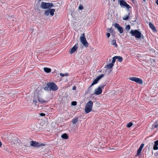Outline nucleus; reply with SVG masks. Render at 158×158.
I'll list each match as a JSON object with an SVG mask.
<instances>
[{"instance_id":"obj_1","label":"nucleus","mask_w":158,"mask_h":158,"mask_svg":"<svg viewBox=\"0 0 158 158\" xmlns=\"http://www.w3.org/2000/svg\"><path fill=\"white\" fill-rule=\"evenodd\" d=\"M33 101L35 102V106H36L38 101L42 104L46 102V101L42 98L40 96L36 94L34 95Z\"/></svg>"},{"instance_id":"obj_2","label":"nucleus","mask_w":158,"mask_h":158,"mask_svg":"<svg viewBox=\"0 0 158 158\" xmlns=\"http://www.w3.org/2000/svg\"><path fill=\"white\" fill-rule=\"evenodd\" d=\"M93 104V102L91 101H89L87 102L85 108V111L86 113H89L91 111Z\"/></svg>"},{"instance_id":"obj_3","label":"nucleus","mask_w":158,"mask_h":158,"mask_svg":"<svg viewBox=\"0 0 158 158\" xmlns=\"http://www.w3.org/2000/svg\"><path fill=\"white\" fill-rule=\"evenodd\" d=\"M130 33L132 36H135V38H140L142 36L141 33L137 30H131L130 31Z\"/></svg>"},{"instance_id":"obj_4","label":"nucleus","mask_w":158,"mask_h":158,"mask_svg":"<svg viewBox=\"0 0 158 158\" xmlns=\"http://www.w3.org/2000/svg\"><path fill=\"white\" fill-rule=\"evenodd\" d=\"M47 85L49 87L50 91L52 90L53 91H56L58 89V87L53 82H48L47 84Z\"/></svg>"},{"instance_id":"obj_5","label":"nucleus","mask_w":158,"mask_h":158,"mask_svg":"<svg viewBox=\"0 0 158 158\" xmlns=\"http://www.w3.org/2000/svg\"><path fill=\"white\" fill-rule=\"evenodd\" d=\"M53 6L52 4L50 3H46L42 2L40 7L43 9H49Z\"/></svg>"},{"instance_id":"obj_6","label":"nucleus","mask_w":158,"mask_h":158,"mask_svg":"<svg viewBox=\"0 0 158 158\" xmlns=\"http://www.w3.org/2000/svg\"><path fill=\"white\" fill-rule=\"evenodd\" d=\"M80 40L84 46L85 47H87L88 46V44L86 41V38L85 37L84 33H83L82 35L80 36Z\"/></svg>"},{"instance_id":"obj_7","label":"nucleus","mask_w":158,"mask_h":158,"mask_svg":"<svg viewBox=\"0 0 158 158\" xmlns=\"http://www.w3.org/2000/svg\"><path fill=\"white\" fill-rule=\"evenodd\" d=\"M119 5L122 7H126L128 9L130 8L129 5L123 0H118Z\"/></svg>"},{"instance_id":"obj_8","label":"nucleus","mask_w":158,"mask_h":158,"mask_svg":"<svg viewBox=\"0 0 158 158\" xmlns=\"http://www.w3.org/2000/svg\"><path fill=\"white\" fill-rule=\"evenodd\" d=\"M104 85H102L96 89L94 90V94L96 95H99L101 94L102 92V89L104 88Z\"/></svg>"},{"instance_id":"obj_9","label":"nucleus","mask_w":158,"mask_h":158,"mask_svg":"<svg viewBox=\"0 0 158 158\" xmlns=\"http://www.w3.org/2000/svg\"><path fill=\"white\" fill-rule=\"evenodd\" d=\"M55 11L54 9H51L45 11L44 15L46 16H48L49 15V14H50L51 16H53L54 15V12Z\"/></svg>"},{"instance_id":"obj_10","label":"nucleus","mask_w":158,"mask_h":158,"mask_svg":"<svg viewBox=\"0 0 158 158\" xmlns=\"http://www.w3.org/2000/svg\"><path fill=\"white\" fill-rule=\"evenodd\" d=\"M129 79L131 81H134L139 84H142L143 83L142 80L138 78L134 77H131L129 78Z\"/></svg>"},{"instance_id":"obj_11","label":"nucleus","mask_w":158,"mask_h":158,"mask_svg":"<svg viewBox=\"0 0 158 158\" xmlns=\"http://www.w3.org/2000/svg\"><path fill=\"white\" fill-rule=\"evenodd\" d=\"M30 144L31 146L34 147H40L44 145V144H40L38 142L34 141H31Z\"/></svg>"},{"instance_id":"obj_12","label":"nucleus","mask_w":158,"mask_h":158,"mask_svg":"<svg viewBox=\"0 0 158 158\" xmlns=\"http://www.w3.org/2000/svg\"><path fill=\"white\" fill-rule=\"evenodd\" d=\"M104 76V75L103 74H101L97 77L93 81V83L91 84V86L93 85H94L97 84L99 80L103 77Z\"/></svg>"},{"instance_id":"obj_13","label":"nucleus","mask_w":158,"mask_h":158,"mask_svg":"<svg viewBox=\"0 0 158 158\" xmlns=\"http://www.w3.org/2000/svg\"><path fill=\"white\" fill-rule=\"evenodd\" d=\"M114 27L117 28L118 31H119L120 33H122L123 32V28L122 27L120 26L117 23H115L114 24Z\"/></svg>"},{"instance_id":"obj_14","label":"nucleus","mask_w":158,"mask_h":158,"mask_svg":"<svg viewBox=\"0 0 158 158\" xmlns=\"http://www.w3.org/2000/svg\"><path fill=\"white\" fill-rule=\"evenodd\" d=\"M78 47V44H76L71 49L70 51V53L72 54L76 51Z\"/></svg>"},{"instance_id":"obj_15","label":"nucleus","mask_w":158,"mask_h":158,"mask_svg":"<svg viewBox=\"0 0 158 158\" xmlns=\"http://www.w3.org/2000/svg\"><path fill=\"white\" fill-rule=\"evenodd\" d=\"M153 148L154 150H157L158 149V140L154 142V145Z\"/></svg>"},{"instance_id":"obj_16","label":"nucleus","mask_w":158,"mask_h":158,"mask_svg":"<svg viewBox=\"0 0 158 158\" xmlns=\"http://www.w3.org/2000/svg\"><path fill=\"white\" fill-rule=\"evenodd\" d=\"M149 27L150 28H151L153 31L154 32L156 31V29L155 28V27L154 25L151 23H149Z\"/></svg>"},{"instance_id":"obj_17","label":"nucleus","mask_w":158,"mask_h":158,"mask_svg":"<svg viewBox=\"0 0 158 158\" xmlns=\"http://www.w3.org/2000/svg\"><path fill=\"white\" fill-rule=\"evenodd\" d=\"M111 44L114 45L115 47L117 46V44L116 43V40H112L111 41Z\"/></svg>"},{"instance_id":"obj_18","label":"nucleus","mask_w":158,"mask_h":158,"mask_svg":"<svg viewBox=\"0 0 158 158\" xmlns=\"http://www.w3.org/2000/svg\"><path fill=\"white\" fill-rule=\"evenodd\" d=\"M114 64L113 63H110L108 64H107L106 66V67L108 69H110L113 66Z\"/></svg>"},{"instance_id":"obj_19","label":"nucleus","mask_w":158,"mask_h":158,"mask_svg":"<svg viewBox=\"0 0 158 158\" xmlns=\"http://www.w3.org/2000/svg\"><path fill=\"white\" fill-rule=\"evenodd\" d=\"M61 137L62 138L64 139H67L68 138V136L67 134L66 133H64L63 134L61 135Z\"/></svg>"},{"instance_id":"obj_20","label":"nucleus","mask_w":158,"mask_h":158,"mask_svg":"<svg viewBox=\"0 0 158 158\" xmlns=\"http://www.w3.org/2000/svg\"><path fill=\"white\" fill-rule=\"evenodd\" d=\"M130 12H129L128 15H125L123 17V19L125 20H127L128 19L129 16L130 15Z\"/></svg>"},{"instance_id":"obj_21","label":"nucleus","mask_w":158,"mask_h":158,"mask_svg":"<svg viewBox=\"0 0 158 158\" xmlns=\"http://www.w3.org/2000/svg\"><path fill=\"white\" fill-rule=\"evenodd\" d=\"M44 71L46 73H48L51 72V69H50L47 68H44Z\"/></svg>"},{"instance_id":"obj_22","label":"nucleus","mask_w":158,"mask_h":158,"mask_svg":"<svg viewBox=\"0 0 158 158\" xmlns=\"http://www.w3.org/2000/svg\"><path fill=\"white\" fill-rule=\"evenodd\" d=\"M77 121H78V118H73L72 120V123L73 124H75L77 122Z\"/></svg>"},{"instance_id":"obj_23","label":"nucleus","mask_w":158,"mask_h":158,"mask_svg":"<svg viewBox=\"0 0 158 158\" xmlns=\"http://www.w3.org/2000/svg\"><path fill=\"white\" fill-rule=\"evenodd\" d=\"M116 59L120 62H121L123 60V58L120 56H116Z\"/></svg>"},{"instance_id":"obj_24","label":"nucleus","mask_w":158,"mask_h":158,"mask_svg":"<svg viewBox=\"0 0 158 158\" xmlns=\"http://www.w3.org/2000/svg\"><path fill=\"white\" fill-rule=\"evenodd\" d=\"M158 127V124L157 123H155L152 125V128L154 129Z\"/></svg>"},{"instance_id":"obj_25","label":"nucleus","mask_w":158,"mask_h":158,"mask_svg":"<svg viewBox=\"0 0 158 158\" xmlns=\"http://www.w3.org/2000/svg\"><path fill=\"white\" fill-rule=\"evenodd\" d=\"M60 75L62 77H64V76L67 77L68 76L69 74L68 73H66L65 74L61 73L60 74Z\"/></svg>"},{"instance_id":"obj_26","label":"nucleus","mask_w":158,"mask_h":158,"mask_svg":"<svg viewBox=\"0 0 158 158\" xmlns=\"http://www.w3.org/2000/svg\"><path fill=\"white\" fill-rule=\"evenodd\" d=\"M141 151H142L141 150L138 149V150H137V153L136 155V156H138L139 154L141 153Z\"/></svg>"},{"instance_id":"obj_27","label":"nucleus","mask_w":158,"mask_h":158,"mask_svg":"<svg viewBox=\"0 0 158 158\" xmlns=\"http://www.w3.org/2000/svg\"><path fill=\"white\" fill-rule=\"evenodd\" d=\"M116 59V56H115L113 58V59H112V63H113L114 64V62L115 61Z\"/></svg>"},{"instance_id":"obj_28","label":"nucleus","mask_w":158,"mask_h":158,"mask_svg":"<svg viewBox=\"0 0 158 158\" xmlns=\"http://www.w3.org/2000/svg\"><path fill=\"white\" fill-rule=\"evenodd\" d=\"M44 89L45 90H48L50 91V89L49 88V87L47 86V87H45L44 88Z\"/></svg>"},{"instance_id":"obj_29","label":"nucleus","mask_w":158,"mask_h":158,"mask_svg":"<svg viewBox=\"0 0 158 158\" xmlns=\"http://www.w3.org/2000/svg\"><path fill=\"white\" fill-rule=\"evenodd\" d=\"M132 125V123L131 122H130L127 124V127H130Z\"/></svg>"},{"instance_id":"obj_30","label":"nucleus","mask_w":158,"mask_h":158,"mask_svg":"<svg viewBox=\"0 0 158 158\" xmlns=\"http://www.w3.org/2000/svg\"><path fill=\"white\" fill-rule=\"evenodd\" d=\"M144 146V144L143 143H142L139 149L142 150Z\"/></svg>"},{"instance_id":"obj_31","label":"nucleus","mask_w":158,"mask_h":158,"mask_svg":"<svg viewBox=\"0 0 158 158\" xmlns=\"http://www.w3.org/2000/svg\"><path fill=\"white\" fill-rule=\"evenodd\" d=\"M126 29L127 31H129L130 29V27L129 25H128L126 27Z\"/></svg>"},{"instance_id":"obj_32","label":"nucleus","mask_w":158,"mask_h":158,"mask_svg":"<svg viewBox=\"0 0 158 158\" xmlns=\"http://www.w3.org/2000/svg\"><path fill=\"white\" fill-rule=\"evenodd\" d=\"M83 7L82 5H80L78 7V9L80 10L83 9Z\"/></svg>"},{"instance_id":"obj_33","label":"nucleus","mask_w":158,"mask_h":158,"mask_svg":"<svg viewBox=\"0 0 158 158\" xmlns=\"http://www.w3.org/2000/svg\"><path fill=\"white\" fill-rule=\"evenodd\" d=\"M108 30V31L110 32V33L112 32L113 31V29H112L111 28L109 29Z\"/></svg>"},{"instance_id":"obj_34","label":"nucleus","mask_w":158,"mask_h":158,"mask_svg":"<svg viewBox=\"0 0 158 158\" xmlns=\"http://www.w3.org/2000/svg\"><path fill=\"white\" fill-rule=\"evenodd\" d=\"M72 104L73 105L75 106L77 104V102H72Z\"/></svg>"},{"instance_id":"obj_35","label":"nucleus","mask_w":158,"mask_h":158,"mask_svg":"<svg viewBox=\"0 0 158 158\" xmlns=\"http://www.w3.org/2000/svg\"><path fill=\"white\" fill-rule=\"evenodd\" d=\"M106 36H107V37L108 38H109L110 36V33H107V34H106Z\"/></svg>"},{"instance_id":"obj_36","label":"nucleus","mask_w":158,"mask_h":158,"mask_svg":"<svg viewBox=\"0 0 158 158\" xmlns=\"http://www.w3.org/2000/svg\"><path fill=\"white\" fill-rule=\"evenodd\" d=\"M40 115L41 116H45V114L44 113H41L40 114Z\"/></svg>"},{"instance_id":"obj_37","label":"nucleus","mask_w":158,"mask_h":158,"mask_svg":"<svg viewBox=\"0 0 158 158\" xmlns=\"http://www.w3.org/2000/svg\"><path fill=\"white\" fill-rule=\"evenodd\" d=\"M156 3L158 5V0H156Z\"/></svg>"},{"instance_id":"obj_38","label":"nucleus","mask_w":158,"mask_h":158,"mask_svg":"<svg viewBox=\"0 0 158 158\" xmlns=\"http://www.w3.org/2000/svg\"><path fill=\"white\" fill-rule=\"evenodd\" d=\"M73 89L74 90H75L76 89V87L75 86H73Z\"/></svg>"},{"instance_id":"obj_39","label":"nucleus","mask_w":158,"mask_h":158,"mask_svg":"<svg viewBox=\"0 0 158 158\" xmlns=\"http://www.w3.org/2000/svg\"><path fill=\"white\" fill-rule=\"evenodd\" d=\"M144 2H145L146 1V0H143Z\"/></svg>"},{"instance_id":"obj_40","label":"nucleus","mask_w":158,"mask_h":158,"mask_svg":"<svg viewBox=\"0 0 158 158\" xmlns=\"http://www.w3.org/2000/svg\"><path fill=\"white\" fill-rule=\"evenodd\" d=\"M113 0V2H114L115 0Z\"/></svg>"},{"instance_id":"obj_41","label":"nucleus","mask_w":158,"mask_h":158,"mask_svg":"<svg viewBox=\"0 0 158 158\" xmlns=\"http://www.w3.org/2000/svg\"><path fill=\"white\" fill-rule=\"evenodd\" d=\"M40 1H41V0H39Z\"/></svg>"}]
</instances>
